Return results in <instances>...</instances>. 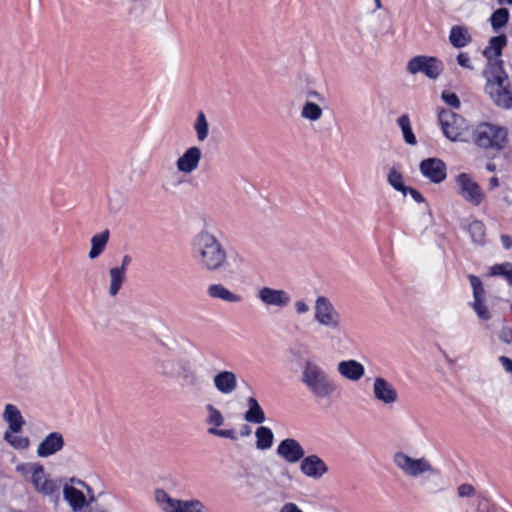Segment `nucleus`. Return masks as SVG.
I'll list each match as a JSON object with an SVG mask.
<instances>
[{
  "instance_id": "69168bd1",
  "label": "nucleus",
  "mask_w": 512,
  "mask_h": 512,
  "mask_svg": "<svg viewBox=\"0 0 512 512\" xmlns=\"http://www.w3.org/2000/svg\"><path fill=\"white\" fill-rule=\"evenodd\" d=\"M510 309H511V311H512V304L510 305Z\"/></svg>"
},
{
  "instance_id": "72a5a7b5",
  "label": "nucleus",
  "mask_w": 512,
  "mask_h": 512,
  "mask_svg": "<svg viewBox=\"0 0 512 512\" xmlns=\"http://www.w3.org/2000/svg\"><path fill=\"white\" fill-rule=\"evenodd\" d=\"M322 115V108L314 102L307 101L301 109V117L311 122L318 121Z\"/></svg>"
},
{
  "instance_id": "6e6552de",
  "label": "nucleus",
  "mask_w": 512,
  "mask_h": 512,
  "mask_svg": "<svg viewBox=\"0 0 512 512\" xmlns=\"http://www.w3.org/2000/svg\"><path fill=\"white\" fill-rule=\"evenodd\" d=\"M457 194L472 206H480L486 198L483 188L468 173H460L455 178Z\"/></svg>"
},
{
  "instance_id": "393cba45",
  "label": "nucleus",
  "mask_w": 512,
  "mask_h": 512,
  "mask_svg": "<svg viewBox=\"0 0 512 512\" xmlns=\"http://www.w3.org/2000/svg\"><path fill=\"white\" fill-rule=\"evenodd\" d=\"M155 501L163 512H178L180 499L171 497L163 489H156Z\"/></svg>"
},
{
  "instance_id": "f03ea898",
  "label": "nucleus",
  "mask_w": 512,
  "mask_h": 512,
  "mask_svg": "<svg viewBox=\"0 0 512 512\" xmlns=\"http://www.w3.org/2000/svg\"><path fill=\"white\" fill-rule=\"evenodd\" d=\"M192 255L196 263L205 271L221 270L227 261V253L217 237L202 230L191 242Z\"/></svg>"
},
{
  "instance_id": "603ef678",
  "label": "nucleus",
  "mask_w": 512,
  "mask_h": 512,
  "mask_svg": "<svg viewBox=\"0 0 512 512\" xmlns=\"http://www.w3.org/2000/svg\"><path fill=\"white\" fill-rule=\"evenodd\" d=\"M474 512H490V505L487 499H480Z\"/></svg>"
},
{
  "instance_id": "c756f323",
  "label": "nucleus",
  "mask_w": 512,
  "mask_h": 512,
  "mask_svg": "<svg viewBox=\"0 0 512 512\" xmlns=\"http://www.w3.org/2000/svg\"><path fill=\"white\" fill-rule=\"evenodd\" d=\"M467 230H468L470 238L474 244L480 245V246L485 244L486 228L482 221L473 220L468 225Z\"/></svg>"
},
{
  "instance_id": "473e14b6",
  "label": "nucleus",
  "mask_w": 512,
  "mask_h": 512,
  "mask_svg": "<svg viewBox=\"0 0 512 512\" xmlns=\"http://www.w3.org/2000/svg\"><path fill=\"white\" fill-rule=\"evenodd\" d=\"M397 124L400 127V129H401L404 141L407 144H409V145H416L417 139H416V136L414 135V133L412 131V127H411V122H410L409 116L406 115V114L401 115L397 119Z\"/></svg>"
},
{
  "instance_id": "5701e85b",
  "label": "nucleus",
  "mask_w": 512,
  "mask_h": 512,
  "mask_svg": "<svg viewBox=\"0 0 512 512\" xmlns=\"http://www.w3.org/2000/svg\"><path fill=\"white\" fill-rule=\"evenodd\" d=\"M63 495L64 499L68 502L74 512L81 511L88 505V501L84 493L73 486L65 485L63 488Z\"/></svg>"
},
{
  "instance_id": "bf43d9fd",
  "label": "nucleus",
  "mask_w": 512,
  "mask_h": 512,
  "mask_svg": "<svg viewBox=\"0 0 512 512\" xmlns=\"http://www.w3.org/2000/svg\"><path fill=\"white\" fill-rule=\"evenodd\" d=\"M251 433V430L248 426H244V428L241 431V436L245 437L248 436Z\"/></svg>"
},
{
  "instance_id": "0eeeda50",
  "label": "nucleus",
  "mask_w": 512,
  "mask_h": 512,
  "mask_svg": "<svg viewBox=\"0 0 512 512\" xmlns=\"http://www.w3.org/2000/svg\"><path fill=\"white\" fill-rule=\"evenodd\" d=\"M507 131L497 125L482 123L473 131L476 145L484 149L500 150L504 147Z\"/></svg>"
},
{
  "instance_id": "680f3d73",
  "label": "nucleus",
  "mask_w": 512,
  "mask_h": 512,
  "mask_svg": "<svg viewBox=\"0 0 512 512\" xmlns=\"http://www.w3.org/2000/svg\"><path fill=\"white\" fill-rule=\"evenodd\" d=\"M500 5H512V0H497Z\"/></svg>"
},
{
  "instance_id": "13d9d810",
  "label": "nucleus",
  "mask_w": 512,
  "mask_h": 512,
  "mask_svg": "<svg viewBox=\"0 0 512 512\" xmlns=\"http://www.w3.org/2000/svg\"><path fill=\"white\" fill-rule=\"evenodd\" d=\"M499 186V180L497 177H492L489 179V188L494 189Z\"/></svg>"
},
{
  "instance_id": "f704fd0d",
  "label": "nucleus",
  "mask_w": 512,
  "mask_h": 512,
  "mask_svg": "<svg viewBox=\"0 0 512 512\" xmlns=\"http://www.w3.org/2000/svg\"><path fill=\"white\" fill-rule=\"evenodd\" d=\"M178 512H206L205 504L196 498L180 499Z\"/></svg>"
},
{
  "instance_id": "6e6d98bb",
  "label": "nucleus",
  "mask_w": 512,
  "mask_h": 512,
  "mask_svg": "<svg viewBox=\"0 0 512 512\" xmlns=\"http://www.w3.org/2000/svg\"><path fill=\"white\" fill-rule=\"evenodd\" d=\"M132 259L129 255H125L122 258L121 266H117L118 268H123V272L126 274V269L128 265L131 263Z\"/></svg>"
},
{
  "instance_id": "f257e3e1",
  "label": "nucleus",
  "mask_w": 512,
  "mask_h": 512,
  "mask_svg": "<svg viewBox=\"0 0 512 512\" xmlns=\"http://www.w3.org/2000/svg\"><path fill=\"white\" fill-rule=\"evenodd\" d=\"M506 43L505 35L494 36L489 40L483 51V55L487 59L483 76L486 80L485 90L494 103L499 107L509 109L512 108V91L503 61L500 59Z\"/></svg>"
},
{
  "instance_id": "4d7b16f0",
  "label": "nucleus",
  "mask_w": 512,
  "mask_h": 512,
  "mask_svg": "<svg viewBox=\"0 0 512 512\" xmlns=\"http://www.w3.org/2000/svg\"><path fill=\"white\" fill-rule=\"evenodd\" d=\"M307 96L310 97V98H315V99L320 100V101L323 100L322 95L319 92H317V91H309L307 93Z\"/></svg>"
},
{
  "instance_id": "e433bc0d",
  "label": "nucleus",
  "mask_w": 512,
  "mask_h": 512,
  "mask_svg": "<svg viewBox=\"0 0 512 512\" xmlns=\"http://www.w3.org/2000/svg\"><path fill=\"white\" fill-rule=\"evenodd\" d=\"M491 276H501L505 278L509 284L512 285V263L504 262L495 264L490 268Z\"/></svg>"
},
{
  "instance_id": "c85d7f7f",
  "label": "nucleus",
  "mask_w": 512,
  "mask_h": 512,
  "mask_svg": "<svg viewBox=\"0 0 512 512\" xmlns=\"http://www.w3.org/2000/svg\"><path fill=\"white\" fill-rule=\"evenodd\" d=\"M256 448L259 450H268L272 447L274 434L269 427L259 426L255 431Z\"/></svg>"
},
{
  "instance_id": "864d4df0",
  "label": "nucleus",
  "mask_w": 512,
  "mask_h": 512,
  "mask_svg": "<svg viewBox=\"0 0 512 512\" xmlns=\"http://www.w3.org/2000/svg\"><path fill=\"white\" fill-rule=\"evenodd\" d=\"M499 362L502 364L504 370L508 373H512V360L506 356H500Z\"/></svg>"
},
{
  "instance_id": "5fc2aeb1",
  "label": "nucleus",
  "mask_w": 512,
  "mask_h": 512,
  "mask_svg": "<svg viewBox=\"0 0 512 512\" xmlns=\"http://www.w3.org/2000/svg\"><path fill=\"white\" fill-rule=\"evenodd\" d=\"M501 243H502L503 248L508 250L512 247V238L508 235H502Z\"/></svg>"
},
{
  "instance_id": "ea45409f",
  "label": "nucleus",
  "mask_w": 512,
  "mask_h": 512,
  "mask_svg": "<svg viewBox=\"0 0 512 512\" xmlns=\"http://www.w3.org/2000/svg\"><path fill=\"white\" fill-rule=\"evenodd\" d=\"M180 365L174 360H163L158 364V371L167 376H176Z\"/></svg>"
},
{
  "instance_id": "4c0bfd02",
  "label": "nucleus",
  "mask_w": 512,
  "mask_h": 512,
  "mask_svg": "<svg viewBox=\"0 0 512 512\" xmlns=\"http://www.w3.org/2000/svg\"><path fill=\"white\" fill-rule=\"evenodd\" d=\"M206 410L208 413L206 422L210 427L218 428L223 425L224 417L219 409L212 404H208Z\"/></svg>"
},
{
  "instance_id": "dca6fc26",
  "label": "nucleus",
  "mask_w": 512,
  "mask_h": 512,
  "mask_svg": "<svg viewBox=\"0 0 512 512\" xmlns=\"http://www.w3.org/2000/svg\"><path fill=\"white\" fill-rule=\"evenodd\" d=\"M276 453L279 457L288 463L301 462L305 456V450L302 445L293 438H286L282 440L277 446Z\"/></svg>"
},
{
  "instance_id": "cd10ccee",
  "label": "nucleus",
  "mask_w": 512,
  "mask_h": 512,
  "mask_svg": "<svg viewBox=\"0 0 512 512\" xmlns=\"http://www.w3.org/2000/svg\"><path fill=\"white\" fill-rule=\"evenodd\" d=\"M125 277L126 274L123 272V268L112 267L109 269L110 283L108 293L111 297H115L119 293Z\"/></svg>"
},
{
  "instance_id": "a18cd8bd",
  "label": "nucleus",
  "mask_w": 512,
  "mask_h": 512,
  "mask_svg": "<svg viewBox=\"0 0 512 512\" xmlns=\"http://www.w3.org/2000/svg\"><path fill=\"white\" fill-rule=\"evenodd\" d=\"M457 63L468 70H474V66L472 64L471 58L466 52H461L456 57Z\"/></svg>"
},
{
  "instance_id": "2f4dec72",
  "label": "nucleus",
  "mask_w": 512,
  "mask_h": 512,
  "mask_svg": "<svg viewBox=\"0 0 512 512\" xmlns=\"http://www.w3.org/2000/svg\"><path fill=\"white\" fill-rule=\"evenodd\" d=\"M196 138L199 142H204L209 135V123L203 111H199L193 124Z\"/></svg>"
},
{
  "instance_id": "a211bd4d",
  "label": "nucleus",
  "mask_w": 512,
  "mask_h": 512,
  "mask_svg": "<svg viewBox=\"0 0 512 512\" xmlns=\"http://www.w3.org/2000/svg\"><path fill=\"white\" fill-rule=\"evenodd\" d=\"M337 372L350 382H358L365 375V367L355 359L342 360L337 364Z\"/></svg>"
},
{
  "instance_id": "a878e982",
  "label": "nucleus",
  "mask_w": 512,
  "mask_h": 512,
  "mask_svg": "<svg viewBox=\"0 0 512 512\" xmlns=\"http://www.w3.org/2000/svg\"><path fill=\"white\" fill-rule=\"evenodd\" d=\"M449 41L455 48H463L471 42V35L464 26L455 25L449 33Z\"/></svg>"
},
{
  "instance_id": "f8f14e48",
  "label": "nucleus",
  "mask_w": 512,
  "mask_h": 512,
  "mask_svg": "<svg viewBox=\"0 0 512 512\" xmlns=\"http://www.w3.org/2000/svg\"><path fill=\"white\" fill-rule=\"evenodd\" d=\"M372 395L374 400L387 407H391L399 401V394L395 386L381 376L373 379Z\"/></svg>"
},
{
  "instance_id": "c9c22d12",
  "label": "nucleus",
  "mask_w": 512,
  "mask_h": 512,
  "mask_svg": "<svg viewBox=\"0 0 512 512\" xmlns=\"http://www.w3.org/2000/svg\"><path fill=\"white\" fill-rule=\"evenodd\" d=\"M509 20V11L506 8H499L491 15L490 22L494 31L504 27Z\"/></svg>"
},
{
  "instance_id": "f3484780",
  "label": "nucleus",
  "mask_w": 512,
  "mask_h": 512,
  "mask_svg": "<svg viewBox=\"0 0 512 512\" xmlns=\"http://www.w3.org/2000/svg\"><path fill=\"white\" fill-rule=\"evenodd\" d=\"M64 444V438L60 432H51L39 443L36 453L41 458H47L61 451Z\"/></svg>"
},
{
  "instance_id": "423d86ee",
  "label": "nucleus",
  "mask_w": 512,
  "mask_h": 512,
  "mask_svg": "<svg viewBox=\"0 0 512 512\" xmlns=\"http://www.w3.org/2000/svg\"><path fill=\"white\" fill-rule=\"evenodd\" d=\"M439 122L443 134L451 141L466 142L469 140L471 131L465 118L450 111L442 110L439 113Z\"/></svg>"
},
{
  "instance_id": "37998d69",
  "label": "nucleus",
  "mask_w": 512,
  "mask_h": 512,
  "mask_svg": "<svg viewBox=\"0 0 512 512\" xmlns=\"http://www.w3.org/2000/svg\"><path fill=\"white\" fill-rule=\"evenodd\" d=\"M442 99L447 105H449L453 108L460 107V100H459L458 96L453 92L443 91Z\"/></svg>"
},
{
  "instance_id": "4be33fe9",
  "label": "nucleus",
  "mask_w": 512,
  "mask_h": 512,
  "mask_svg": "<svg viewBox=\"0 0 512 512\" xmlns=\"http://www.w3.org/2000/svg\"><path fill=\"white\" fill-rule=\"evenodd\" d=\"M30 480L36 490L43 493L44 495H52L56 490L54 482L47 478L44 468L41 464L34 468V473L32 474Z\"/></svg>"
},
{
  "instance_id": "58836bf2",
  "label": "nucleus",
  "mask_w": 512,
  "mask_h": 512,
  "mask_svg": "<svg viewBox=\"0 0 512 512\" xmlns=\"http://www.w3.org/2000/svg\"><path fill=\"white\" fill-rule=\"evenodd\" d=\"M388 183L397 191L404 192L406 185L403 182V176L396 168H391L387 175Z\"/></svg>"
},
{
  "instance_id": "4468645a",
  "label": "nucleus",
  "mask_w": 512,
  "mask_h": 512,
  "mask_svg": "<svg viewBox=\"0 0 512 512\" xmlns=\"http://www.w3.org/2000/svg\"><path fill=\"white\" fill-rule=\"evenodd\" d=\"M202 159V151L197 146L187 148L184 153L176 160L178 172L189 175L198 169Z\"/></svg>"
},
{
  "instance_id": "1a4fd4ad",
  "label": "nucleus",
  "mask_w": 512,
  "mask_h": 512,
  "mask_svg": "<svg viewBox=\"0 0 512 512\" xmlns=\"http://www.w3.org/2000/svg\"><path fill=\"white\" fill-rule=\"evenodd\" d=\"M256 298L267 309L283 310L292 301L291 294L284 290L270 286H262L257 290Z\"/></svg>"
},
{
  "instance_id": "aec40b11",
  "label": "nucleus",
  "mask_w": 512,
  "mask_h": 512,
  "mask_svg": "<svg viewBox=\"0 0 512 512\" xmlns=\"http://www.w3.org/2000/svg\"><path fill=\"white\" fill-rule=\"evenodd\" d=\"M207 295L211 299H217L232 304L243 301V297L240 294L231 291L221 283L208 285Z\"/></svg>"
},
{
  "instance_id": "9d476101",
  "label": "nucleus",
  "mask_w": 512,
  "mask_h": 512,
  "mask_svg": "<svg viewBox=\"0 0 512 512\" xmlns=\"http://www.w3.org/2000/svg\"><path fill=\"white\" fill-rule=\"evenodd\" d=\"M444 65L436 57L419 55L411 58L407 64L410 74L423 73L429 79H437L443 72Z\"/></svg>"
},
{
  "instance_id": "c03bdc74",
  "label": "nucleus",
  "mask_w": 512,
  "mask_h": 512,
  "mask_svg": "<svg viewBox=\"0 0 512 512\" xmlns=\"http://www.w3.org/2000/svg\"><path fill=\"white\" fill-rule=\"evenodd\" d=\"M457 494L460 498H469L476 494V490L471 484L465 483L457 488Z\"/></svg>"
},
{
  "instance_id": "3c124183",
  "label": "nucleus",
  "mask_w": 512,
  "mask_h": 512,
  "mask_svg": "<svg viewBox=\"0 0 512 512\" xmlns=\"http://www.w3.org/2000/svg\"><path fill=\"white\" fill-rule=\"evenodd\" d=\"M278 512H304L296 503L286 502L278 510Z\"/></svg>"
},
{
  "instance_id": "8fccbe9b",
  "label": "nucleus",
  "mask_w": 512,
  "mask_h": 512,
  "mask_svg": "<svg viewBox=\"0 0 512 512\" xmlns=\"http://www.w3.org/2000/svg\"><path fill=\"white\" fill-rule=\"evenodd\" d=\"M402 194L404 196H406L407 194H409L413 200L417 203H422L424 202V197L421 195V193L419 191H417L416 189H413V188H410V187H406V189L404 190V192H402Z\"/></svg>"
},
{
  "instance_id": "49530a36",
  "label": "nucleus",
  "mask_w": 512,
  "mask_h": 512,
  "mask_svg": "<svg viewBox=\"0 0 512 512\" xmlns=\"http://www.w3.org/2000/svg\"><path fill=\"white\" fill-rule=\"evenodd\" d=\"M37 463H22L17 465L16 470L25 477H30L34 473V468L39 466Z\"/></svg>"
},
{
  "instance_id": "6ab92c4d",
  "label": "nucleus",
  "mask_w": 512,
  "mask_h": 512,
  "mask_svg": "<svg viewBox=\"0 0 512 512\" xmlns=\"http://www.w3.org/2000/svg\"><path fill=\"white\" fill-rule=\"evenodd\" d=\"M213 385L220 394L230 395L237 389V376L230 370L219 371L213 377Z\"/></svg>"
},
{
  "instance_id": "b1692460",
  "label": "nucleus",
  "mask_w": 512,
  "mask_h": 512,
  "mask_svg": "<svg viewBox=\"0 0 512 512\" xmlns=\"http://www.w3.org/2000/svg\"><path fill=\"white\" fill-rule=\"evenodd\" d=\"M244 419L253 424H262L266 420L265 413L255 397L247 399V411L244 414Z\"/></svg>"
},
{
  "instance_id": "39448f33",
  "label": "nucleus",
  "mask_w": 512,
  "mask_h": 512,
  "mask_svg": "<svg viewBox=\"0 0 512 512\" xmlns=\"http://www.w3.org/2000/svg\"><path fill=\"white\" fill-rule=\"evenodd\" d=\"M313 320L321 327L331 331H339L342 316L326 296H317L313 305Z\"/></svg>"
},
{
  "instance_id": "79ce46f5",
  "label": "nucleus",
  "mask_w": 512,
  "mask_h": 512,
  "mask_svg": "<svg viewBox=\"0 0 512 512\" xmlns=\"http://www.w3.org/2000/svg\"><path fill=\"white\" fill-rule=\"evenodd\" d=\"M208 433L220 438H226L230 440H237V433L234 429H218L214 427L208 428Z\"/></svg>"
},
{
  "instance_id": "e2e57ef3",
  "label": "nucleus",
  "mask_w": 512,
  "mask_h": 512,
  "mask_svg": "<svg viewBox=\"0 0 512 512\" xmlns=\"http://www.w3.org/2000/svg\"><path fill=\"white\" fill-rule=\"evenodd\" d=\"M486 169H487L488 171H494V170H495V165H494V164L489 163V164H487V165H486Z\"/></svg>"
},
{
  "instance_id": "20e7f679",
  "label": "nucleus",
  "mask_w": 512,
  "mask_h": 512,
  "mask_svg": "<svg viewBox=\"0 0 512 512\" xmlns=\"http://www.w3.org/2000/svg\"><path fill=\"white\" fill-rule=\"evenodd\" d=\"M301 382L316 398H328L336 390L334 381L317 363L307 360L302 369Z\"/></svg>"
},
{
  "instance_id": "bb28decb",
  "label": "nucleus",
  "mask_w": 512,
  "mask_h": 512,
  "mask_svg": "<svg viewBox=\"0 0 512 512\" xmlns=\"http://www.w3.org/2000/svg\"><path fill=\"white\" fill-rule=\"evenodd\" d=\"M109 230L106 229L101 233L95 234L92 236L91 249L89 251V258L96 259L98 258L105 250L108 240H109Z\"/></svg>"
},
{
  "instance_id": "7c9ffc66",
  "label": "nucleus",
  "mask_w": 512,
  "mask_h": 512,
  "mask_svg": "<svg viewBox=\"0 0 512 512\" xmlns=\"http://www.w3.org/2000/svg\"><path fill=\"white\" fill-rule=\"evenodd\" d=\"M20 431H5L3 439L16 450H25L30 445V440L26 436L19 435Z\"/></svg>"
},
{
  "instance_id": "9b49d317",
  "label": "nucleus",
  "mask_w": 512,
  "mask_h": 512,
  "mask_svg": "<svg viewBox=\"0 0 512 512\" xmlns=\"http://www.w3.org/2000/svg\"><path fill=\"white\" fill-rule=\"evenodd\" d=\"M468 279L473 291V301L469 304L470 307L473 309L479 320H491L492 313L486 303L485 289L481 279L472 274L468 276Z\"/></svg>"
},
{
  "instance_id": "2eb2a0df",
  "label": "nucleus",
  "mask_w": 512,
  "mask_h": 512,
  "mask_svg": "<svg viewBox=\"0 0 512 512\" xmlns=\"http://www.w3.org/2000/svg\"><path fill=\"white\" fill-rule=\"evenodd\" d=\"M421 174L435 184H439L446 179V165L438 158H428L420 163Z\"/></svg>"
},
{
  "instance_id": "a19ab883",
  "label": "nucleus",
  "mask_w": 512,
  "mask_h": 512,
  "mask_svg": "<svg viewBox=\"0 0 512 512\" xmlns=\"http://www.w3.org/2000/svg\"><path fill=\"white\" fill-rule=\"evenodd\" d=\"M176 376L181 377L183 379V381L185 382V384L190 385V386H194L198 383V377H197L196 373L193 370L186 368V367L180 366Z\"/></svg>"
},
{
  "instance_id": "7ed1b4c3",
  "label": "nucleus",
  "mask_w": 512,
  "mask_h": 512,
  "mask_svg": "<svg viewBox=\"0 0 512 512\" xmlns=\"http://www.w3.org/2000/svg\"><path fill=\"white\" fill-rule=\"evenodd\" d=\"M394 465L408 478H432L436 480L434 487L429 491L439 493L445 490L440 486L442 476L438 468L434 467L426 457H412L405 452L398 451L393 455Z\"/></svg>"
},
{
  "instance_id": "09e8293b",
  "label": "nucleus",
  "mask_w": 512,
  "mask_h": 512,
  "mask_svg": "<svg viewBox=\"0 0 512 512\" xmlns=\"http://www.w3.org/2000/svg\"><path fill=\"white\" fill-rule=\"evenodd\" d=\"M500 341H502L505 344L512 343V328L505 326L502 327V329L499 332L498 335Z\"/></svg>"
},
{
  "instance_id": "412c9836",
  "label": "nucleus",
  "mask_w": 512,
  "mask_h": 512,
  "mask_svg": "<svg viewBox=\"0 0 512 512\" xmlns=\"http://www.w3.org/2000/svg\"><path fill=\"white\" fill-rule=\"evenodd\" d=\"M2 418L8 426L6 431H21L25 425L24 417L14 404L5 405Z\"/></svg>"
},
{
  "instance_id": "0e129e2a",
  "label": "nucleus",
  "mask_w": 512,
  "mask_h": 512,
  "mask_svg": "<svg viewBox=\"0 0 512 512\" xmlns=\"http://www.w3.org/2000/svg\"><path fill=\"white\" fill-rule=\"evenodd\" d=\"M375 3H376V7L377 8H381V1L380 0H375Z\"/></svg>"
},
{
  "instance_id": "052dcab7",
  "label": "nucleus",
  "mask_w": 512,
  "mask_h": 512,
  "mask_svg": "<svg viewBox=\"0 0 512 512\" xmlns=\"http://www.w3.org/2000/svg\"><path fill=\"white\" fill-rule=\"evenodd\" d=\"M76 483L82 487H85L89 492H90V488L86 485V483L82 480H77Z\"/></svg>"
},
{
  "instance_id": "ddd939ff",
  "label": "nucleus",
  "mask_w": 512,
  "mask_h": 512,
  "mask_svg": "<svg viewBox=\"0 0 512 512\" xmlns=\"http://www.w3.org/2000/svg\"><path fill=\"white\" fill-rule=\"evenodd\" d=\"M299 468L303 475L314 480L321 479L329 470L324 460L316 454L304 456Z\"/></svg>"
},
{
  "instance_id": "de8ad7c7",
  "label": "nucleus",
  "mask_w": 512,
  "mask_h": 512,
  "mask_svg": "<svg viewBox=\"0 0 512 512\" xmlns=\"http://www.w3.org/2000/svg\"><path fill=\"white\" fill-rule=\"evenodd\" d=\"M294 311L297 315H305L310 311V306L304 299H298L294 302Z\"/></svg>"
}]
</instances>
